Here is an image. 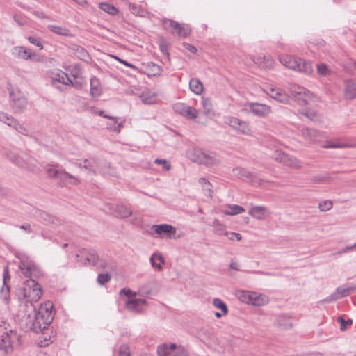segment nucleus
I'll use <instances>...</instances> for the list:
<instances>
[{
    "instance_id": "obj_30",
    "label": "nucleus",
    "mask_w": 356,
    "mask_h": 356,
    "mask_svg": "<svg viewBox=\"0 0 356 356\" xmlns=\"http://www.w3.org/2000/svg\"><path fill=\"white\" fill-rule=\"evenodd\" d=\"M270 96L279 102L286 104L289 102V96L279 89H270Z\"/></svg>"
},
{
    "instance_id": "obj_11",
    "label": "nucleus",
    "mask_w": 356,
    "mask_h": 356,
    "mask_svg": "<svg viewBox=\"0 0 356 356\" xmlns=\"http://www.w3.org/2000/svg\"><path fill=\"white\" fill-rule=\"evenodd\" d=\"M152 229L159 237L162 238L165 236L168 238H179L180 235L176 236L177 229L169 224L153 225Z\"/></svg>"
},
{
    "instance_id": "obj_46",
    "label": "nucleus",
    "mask_w": 356,
    "mask_h": 356,
    "mask_svg": "<svg viewBox=\"0 0 356 356\" xmlns=\"http://www.w3.org/2000/svg\"><path fill=\"white\" fill-rule=\"evenodd\" d=\"M198 113V110L194 108L191 106H188V108L186 109V111L183 116L187 119L193 120L197 117Z\"/></svg>"
},
{
    "instance_id": "obj_55",
    "label": "nucleus",
    "mask_w": 356,
    "mask_h": 356,
    "mask_svg": "<svg viewBox=\"0 0 356 356\" xmlns=\"http://www.w3.org/2000/svg\"><path fill=\"white\" fill-rule=\"evenodd\" d=\"M28 40L32 44L39 47L40 49H43V44L40 38H36L31 35L28 37Z\"/></svg>"
},
{
    "instance_id": "obj_39",
    "label": "nucleus",
    "mask_w": 356,
    "mask_h": 356,
    "mask_svg": "<svg viewBox=\"0 0 356 356\" xmlns=\"http://www.w3.org/2000/svg\"><path fill=\"white\" fill-rule=\"evenodd\" d=\"M90 95L96 97L101 95V88L99 86L98 79L93 77L90 79Z\"/></svg>"
},
{
    "instance_id": "obj_53",
    "label": "nucleus",
    "mask_w": 356,
    "mask_h": 356,
    "mask_svg": "<svg viewBox=\"0 0 356 356\" xmlns=\"http://www.w3.org/2000/svg\"><path fill=\"white\" fill-rule=\"evenodd\" d=\"M141 100L143 102L147 104H151L154 103V95L153 96H149L147 95V91H143L142 94L140 96Z\"/></svg>"
},
{
    "instance_id": "obj_63",
    "label": "nucleus",
    "mask_w": 356,
    "mask_h": 356,
    "mask_svg": "<svg viewBox=\"0 0 356 356\" xmlns=\"http://www.w3.org/2000/svg\"><path fill=\"white\" fill-rule=\"evenodd\" d=\"M148 66L152 67V71L153 75L159 74L161 72V69L160 66H159L158 65H156L154 63L151 62V63H148Z\"/></svg>"
},
{
    "instance_id": "obj_61",
    "label": "nucleus",
    "mask_w": 356,
    "mask_h": 356,
    "mask_svg": "<svg viewBox=\"0 0 356 356\" xmlns=\"http://www.w3.org/2000/svg\"><path fill=\"white\" fill-rule=\"evenodd\" d=\"M302 114L304 115L307 118H309L310 120H315L318 116L317 113L312 110H308L305 112H302Z\"/></svg>"
},
{
    "instance_id": "obj_64",
    "label": "nucleus",
    "mask_w": 356,
    "mask_h": 356,
    "mask_svg": "<svg viewBox=\"0 0 356 356\" xmlns=\"http://www.w3.org/2000/svg\"><path fill=\"white\" fill-rule=\"evenodd\" d=\"M122 293L125 294L127 297H134L138 295L137 292H134L129 289H122L120 291V294L122 295Z\"/></svg>"
},
{
    "instance_id": "obj_10",
    "label": "nucleus",
    "mask_w": 356,
    "mask_h": 356,
    "mask_svg": "<svg viewBox=\"0 0 356 356\" xmlns=\"http://www.w3.org/2000/svg\"><path fill=\"white\" fill-rule=\"evenodd\" d=\"M35 218L40 223L55 228L62 224V220L43 210L38 209L35 211Z\"/></svg>"
},
{
    "instance_id": "obj_19",
    "label": "nucleus",
    "mask_w": 356,
    "mask_h": 356,
    "mask_svg": "<svg viewBox=\"0 0 356 356\" xmlns=\"http://www.w3.org/2000/svg\"><path fill=\"white\" fill-rule=\"evenodd\" d=\"M356 289V287L349 286L343 288L342 286H339L336 289L335 291L332 293L330 296L327 297L324 301L330 302L332 300H337L343 297H346L349 296V294L354 291Z\"/></svg>"
},
{
    "instance_id": "obj_15",
    "label": "nucleus",
    "mask_w": 356,
    "mask_h": 356,
    "mask_svg": "<svg viewBox=\"0 0 356 356\" xmlns=\"http://www.w3.org/2000/svg\"><path fill=\"white\" fill-rule=\"evenodd\" d=\"M234 175L243 180L250 181L254 186L261 185V181L257 179V176L243 168H235L233 169Z\"/></svg>"
},
{
    "instance_id": "obj_5",
    "label": "nucleus",
    "mask_w": 356,
    "mask_h": 356,
    "mask_svg": "<svg viewBox=\"0 0 356 356\" xmlns=\"http://www.w3.org/2000/svg\"><path fill=\"white\" fill-rule=\"evenodd\" d=\"M10 106L14 113H22L25 111L28 105L26 96L20 91L9 90Z\"/></svg>"
},
{
    "instance_id": "obj_32",
    "label": "nucleus",
    "mask_w": 356,
    "mask_h": 356,
    "mask_svg": "<svg viewBox=\"0 0 356 356\" xmlns=\"http://www.w3.org/2000/svg\"><path fill=\"white\" fill-rule=\"evenodd\" d=\"M301 135L306 139L316 140L320 136V132L314 129L304 127L300 130Z\"/></svg>"
},
{
    "instance_id": "obj_13",
    "label": "nucleus",
    "mask_w": 356,
    "mask_h": 356,
    "mask_svg": "<svg viewBox=\"0 0 356 356\" xmlns=\"http://www.w3.org/2000/svg\"><path fill=\"white\" fill-rule=\"evenodd\" d=\"M175 343L161 345L157 348V353L159 356H188L185 349L179 348L175 350Z\"/></svg>"
},
{
    "instance_id": "obj_62",
    "label": "nucleus",
    "mask_w": 356,
    "mask_h": 356,
    "mask_svg": "<svg viewBox=\"0 0 356 356\" xmlns=\"http://www.w3.org/2000/svg\"><path fill=\"white\" fill-rule=\"evenodd\" d=\"M155 163L163 165V168L165 170H169L171 168L170 164L165 159H156Z\"/></svg>"
},
{
    "instance_id": "obj_8",
    "label": "nucleus",
    "mask_w": 356,
    "mask_h": 356,
    "mask_svg": "<svg viewBox=\"0 0 356 356\" xmlns=\"http://www.w3.org/2000/svg\"><path fill=\"white\" fill-rule=\"evenodd\" d=\"M6 154L11 162L21 168H29V165L33 160V159L28 155L24 154L23 156L19 155V150L15 147H13L10 150L6 151Z\"/></svg>"
},
{
    "instance_id": "obj_1",
    "label": "nucleus",
    "mask_w": 356,
    "mask_h": 356,
    "mask_svg": "<svg viewBox=\"0 0 356 356\" xmlns=\"http://www.w3.org/2000/svg\"><path fill=\"white\" fill-rule=\"evenodd\" d=\"M19 341V336L8 323L1 321L0 323V356H6L13 351V344Z\"/></svg>"
},
{
    "instance_id": "obj_40",
    "label": "nucleus",
    "mask_w": 356,
    "mask_h": 356,
    "mask_svg": "<svg viewBox=\"0 0 356 356\" xmlns=\"http://www.w3.org/2000/svg\"><path fill=\"white\" fill-rule=\"evenodd\" d=\"M59 165H51L49 164L46 166L45 170L48 176L51 178L58 179L60 169H58Z\"/></svg>"
},
{
    "instance_id": "obj_52",
    "label": "nucleus",
    "mask_w": 356,
    "mask_h": 356,
    "mask_svg": "<svg viewBox=\"0 0 356 356\" xmlns=\"http://www.w3.org/2000/svg\"><path fill=\"white\" fill-rule=\"evenodd\" d=\"M250 291H241L238 292V297L241 302L248 304L250 300Z\"/></svg>"
},
{
    "instance_id": "obj_24",
    "label": "nucleus",
    "mask_w": 356,
    "mask_h": 356,
    "mask_svg": "<svg viewBox=\"0 0 356 356\" xmlns=\"http://www.w3.org/2000/svg\"><path fill=\"white\" fill-rule=\"evenodd\" d=\"M274 324L281 329H289L292 326L291 318L286 314H280L276 317Z\"/></svg>"
},
{
    "instance_id": "obj_44",
    "label": "nucleus",
    "mask_w": 356,
    "mask_h": 356,
    "mask_svg": "<svg viewBox=\"0 0 356 356\" xmlns=\"http://www.w3.org/2000/svg\"><path fill=\"white\" fill-rule=\"evenodd\" d=\"M201 104L203 108L204 115H209L213 109V105L211 100L208 98L203 97L202 99Z\"/></svg>"
},
{
    "instance_id": "obj_48",
    "label": "nucleus",
    "mask_w": 356,
    "mask_h": 356,
    "mask_svg": "<svg viewBox=\"0 0 356 356\" xmlns=\"http://www.w3.org/2000/svg\"><path fill=\"white\" fill-rule=\"evenodd\" d=\"M213 305L216 308L220 309L223 312V314H227L228 309L227 305L222 300L217 298H214L213 301Z\"/></svg>"
},
{
    "instance_id": "obj_2",
    "label": "nucleus",
    "mask_w": 356,
    "mask_h": 356,
    "mask_svg": "<svg viewBox=\"0 0 356 356\" xmlns=\"http://www.w3.org/2000/svg\"><path fill=\"white\" fill-rule=\"evenodd\" d=\"M280 63L286 67L309 75L313 72V67L310 61L305 60L300 58L291 55L282 54L279 56Z\"/></svg>"
},
{
    "instance_id": "obj_47",
    "label": "nucleus",
    "mask_w": 356,
    "mask_h": 356,
    "mask_svg": "<svg viewBox=\"0 0 356 356\" xmlns=\"http://www.w3.org/2000/svg\"><path fill=\"white\" fill-rule=\"evenodd\" d=\"M172 108L175 113L183 116L186 111V109L188 108V105L184 103L178 102L173 105Z\"/></svg>"
},
{
    "instance_id": "obj_16",
    "label": "nucleus",
    "mask_w": 356,
    "mask_h": 356,
    "mask_svg": "<svg viewBox=\"0 0 356 356\" xmlns=\"http://www.w3.org/2000/svg\"><path fill=\"white\" fill-rule=\"evenodd\" d=\"M70 81V79L67 74L63 71L57 72L51 77V84L60 90H63L64 86L69 85Z\"/></svg>"
},
{
    "instance_id": "obj_57",
    "label": "nucleus",
    "mask_w": 356,
    "mask_h": 356,
    "mask_svg": "<svg viewBox=\"0 0 356 356\" xmlns=\"http://www.w3.org/2000/svg\"><path fill=\"white\" fill-rule=\"evenodd\" d=\"M317 72L321 76H326L330 73V70L325 64H319L317 65Z\"/></svg>"
},
{
    "instance_id": "obj_20",
    "label": "nucleus",
    "mask_w": 356,
    "mask_h": 356,
    "mask_svg": "<svg viewBox=\"0 0 356 356\" xmlns=\"http://www.w3.org/2000/svg\"><path fill=\"white\" fill-rule=\"evenodd\" d=\"M11 54L15 58L23 60H29L35 56L33 52L23 46L14 47L11 49Z\"/></svg>"
},
{
    "instance_id": "obj_41",
    "label": "nucleus",
    "mask_w": 356,
    "mask_h": 356,
    "mask_svg": "<svg viewBox=\"0 0 356 356\" xmlns=\"http://www.w3.org/2000/svg\"><path fill=\"white\" fill-rule=\"evenodd\" d=\"M99 8L112 15H115L118 13V8H116L113 5L108 3H99Z\"/></svg>"
},
{
    "instance_id": "obj_49",
    "label": "nucleus",
    "mask_w": 356,
    "mask_h": 356,
    "mask_svg": "<svg viewBox=\"0 0 356 356\" xmlns=\"http://www.w3.org/2000/svg\"><path fill=\"white\" fill-rule=\"evenodd\" d=\"M99 259V256L95 251L90 252L87 256L88 262L93 266L98 264Z\"/></svg>"
},
{
    "instance_id": "obj_14",
    "label": "nucleus",
    "mask_w": 356,
    "mask_h": 356,
    "mask_svg": "<svg viewBox=\"0 0 356 356\" xmlns=\"http://www.w3.org/2000/svg\"><path fill=\"white\" fill-rule=\"evenodd\" d=\"M225 122L238 134L250 135L251 133L248 124L241 119L235 117H227Z\"/></svg>"
},
{
    "instance_id": "obj_28",
    "label": "nucleus",
    "mask_w": 356,
    "mask_h": 356,
    "mask_svg": "<svg viewBox=\"0 0 356 356\" xmlns=\"http://www.w3.org/2000/svg\"><path fill=\"white\" fill-rule=\"evenodd\" d=\"M267 211L268 209L265 207L256 206L251 208L249 210L248 213L258 220H263L267 213Z\"/></svg>"
},
{
    "instance_id": "obj_50",
    "label": "nucleus",
    "mask_w": 356,
    "mask_h": 356,
    "mask_svg": "<svg viewBox=\"0 0 356 356\" xmlns=\"http://www.w3.org/2000/svg\"><path fill=\"white\" fill-rule=\"evenodd\" d=\"M111 279V276L108 273H100L97 276V281L99 284L104 285L106 283L108 282Z\"/></svg>"
},
{
    "instance_id": "obj_60",
    "label": "nucleus",
    "mask_w": 356,
    "mask_h": 356,
    "mask_svg": "<svg viewBox=\"0 0 356 356\" xmlns=\"http://www.w3.org/2000/svg\"><path fill=\"white\" fill-rule=\"evenodd\" d=\"M328 179V177L325 175H317L312 178V181L315 184L323 183Z\"/></svg>"
},
{
    "instance_id": "obj_58",
    "label": "nucleus",
    "mask_w": 356,
    "mask_h": 356,
    "mask_svg": "<svg viewBox=\"0 0 356 356\" xmlns=\"http://www.w3.org/2000/svg\"><path fill=\"white\" fill-rule=\"evenodd\" d=\"M225 236H227L228 238L231 241H239L241 240L242 237L241 234L236 232H226L225 233Z\"/></svg>"
},
{
    "instance_id": "obj_3",
    "label": "nucleus",
    "mask_w": 356,
    "mask_h": 356,
    "mask_svg": "<svg viewBox=\"0 0 356 356\" xmlns=\"http://www.w3.org/2000/svg\"><path fill=\"white\" fill-rule=\"evenodd\" d=\"M22 293L27 302H38L42 296L41 286L33 279H29L24 282Z\"/></svg>"
},
{
    "instance_id": "obj_9",
    "label": "nucleus",
    "mask_w": 356,
    "mask_h": 356,
    "mask_svg": "<svg viewBox=\"0 0 356 356\" xmlns=\"http://www.w3.org/2000/svg\"><path fill=\"white\" fill-rule=\"evenodd\" d=\"M273 159L283 165L293 169L302 168V162L293 156H291L281 151H276L273 155Z\"/></svg>"
},
{
    "instance_id": "obj_43",
    "label": "nucleus",
    "mask_w": 356,
    "mask_h": 356,
    "mask_svg": "<svg viewBox=\"0 0 356 356\" xmlns=\"http://www.w3.org/2000/svg\"><path fill=\"white\" fill-rule=\"evenodd\" d=\"M74 54L79 58L86 60L89 58V54L87 51L80 46H76L74 48Z\"/></svg>"
},
{
    "instance_id": "obj_35",
    "label": "nucleus",
    "mask_w": 356,
    "mask_h": 356,
    "mask_svg": "<svg viewBox=\"0 0 356 356\" xmlns=\"http://www.w3.org/2000/svg\"><path fill=\"white\" fill-rule=\"evenodd\" d=\"M189 88L192 92L197 95L202 94L203 91V85L202 82L196 78L191 79L189 82Z\"/></svg>"
},
{
    "instance_id": "obj_45",
    "label": "nucleus",
    "mask_w": 356,
    "mask_h": 356,
    "mask_svg": "<svg viewBox=\"0 0 356 356\" xmlns=\"http://www.w3.org/2000/svg\"><path fill=\"white\" fill-rule=\"evenodd\" d=\"M79 168H85L86 170H88L90 172L92 173L93 175H96V170L95 169L94 165L91 163V162L88 159H84L83 163H76Z\"/></svg>"
},
{
    "instance_id": "obj_17",
    "label": "nucleus",
    "mask_w": 356,
    "mask_h": 356,
    "mask_svg": "<svg viewBox=\"0 0 356 356\" xmlns=\"http://www.w3.org/2000/svg\"><path fill=\"white\" fill-rule=\"evenodd\" d=\"M248 106L250 111L258 117H266L271 112V108L264 104L250 103Z\"/></svg>"
},
{
    "instance_id": "obj_59",
    "label": "nucleus",
    "mask_w": 356,
    "mask_h": 356,
    "mask_svg": "<svg viewBox=\"0 0 356 356\" xmlns=\"http://www.w3.org/2000/svg\"><path fill=\"white\" fill-rule=\"evenodd\" d=\"M119 356H131L129 347L127 344H123L119 350Z\"/></svg>"
},
{
    "instance_id": "obj_7",
    "label": "nucleus",
    "mask_w": 356,
    "mask_h": 356,
    "mask_svg": "<svg viewBox=\"0 0 356 356\" xmlns=\"http://www.w3.org/2000/svg\"><path fill=\"white\" fill-rule=\"evenodd\" d=\"M162 24L165 29H170V32L180 38H186L191 33V29L188 25L179 24L178 22L170 19H163Z\"/></svg>"
},
{
    "instance_id": "obj_51",
    "label": "nucleus",
    "mask_w": 356,
    "mask_h": 356,
    "mask_svg": "<svg viewBox=\"0 0 356 356\" xmlns=\"http://www.w3.org/2000/svg\"><path fill=\"white\" fill-rule=\"evenodd\" d=\"M152 294V290L149 284H145L140 286L138 291V295L141 296H148Z\"/></svg>"
},
{
    "instance_id": "obj_34",
    "label": "nucleus",
    "mask_w": 356,
    "mask_h": 356,
    "mask_svg": "<svg viewBox=\"0 0 356 356\" xmlns=\"http://www.w3.org/2000/svg\"><path fill=\"white\" fill-rule=\"evenodd\" d=\"M115 212L118 217L122 218H128L132 215V211L123 204L117 205Z\"/></svg>"
},
{
    "instance_id": "obj_37",
    "label": "nucleus",
    "mask_w": 356,
    "mask_h": 356,
    "mask_svg": "<svg viewBox=\"0 0 356 356\" xmlns=\"http://www.w3.org/2000/svg\"><path fill=\"white\" fill-rule=\"evenodd\" d=\"M209 225L213 227V232L216 234L218 235H225V233L227 232L225 231V226L222 224L218 220L215 219L212 223L209 224Z\"/></svg>"
},
{
    "instance_id": "obj_31",
    "label": "nucleus",
    "mask_w": 356,
    "mask_h": 356,
    "mask_svg": "<svg viewBox=\"0 0 356 356\" xmlns=\"http://www.w3.org/2000/svg\"><path fill=\"white\" fill-rule=\"evenodd\" d=\"M47 29L50 31H51L58 35L65 36V37H70V36L72 35L70 33V31L64 26H57V25H54V24H49L47 26Z\"/></svg>"
},
{
    "instance_id": "obj_12",
    "label": "nucleus",
    "mask_w": 356,
    "mask_h": 356,
    "mask_svg": "<svg viewBox=\"0 0 356 356\" xmlns=\"http://www.w3.org/2000/svg\"><path fill=\"white\" fill-rule=\"evenodd\" d=\"M0 122L13 127L15 131L23 135H27L29 134V131L24 126L21 124L17 119L7 113L0 111Z\"/></svg>"
},
{
    "instance_id": "obj_33",
    "label": "nucleus",
    "mask_w": 356,
    "mask_h": 356,
    "mask_svg": "<svg viewBox=\"0 0 356 356\" xmlns=\"http://www.w3.org/2000/svg\"><path fill=\"white\" fill-rule=\"evenodd\" d=\"M266 302L267 299L266 297L262 296L261 295H258L255 292L250 291V300L248 304L260 306L264 305Z\"/></svg>"
},
{
    "instance_id": "obj_38",
    "label": "nucleus",
    "mask_w": 356,
    "mask_h": 356,
    "mask_svg": "<svg viewBox=\"0 0 356 356\" xmlns=\"http://www.w3.org/2000/svg\"><path fill=\"white\" fill-rule=\"evenodd\" d=\"M150 262L152 267L161 270L162 269V264H164V260L161 254H153L150 257Z\"/></svg>"
},
{
    "instance_id": "obj_29",
    "label": "nucleus",
    "mask_w": 356,
    "mask_h": 356,
    "mask_svg": "<svg viewBox=\"0 0 356 356\" xmlns=\"http://www.w3.org/2000/svg\"><path fill=\"white\" fill-rule=\"evenodd\" d=\"M351 147V145H350L348 143H346L341 139H337V140H327L322 146V147L326 148V149L347 148V147Z\"/></svg>"
},
{
    "instance_id": "obj_27",
    "label": "nucleus",
    "mask_w": 356,
    "mask_h": 356,
    "mask_svg": "<svg viewBox=\"0 0 356 356\" xmlns=\"http://www.w3.org/2000/svg\"><path fill=\"white\" fill-rule=\"evenodd\" d=\"M294 96L302 101L303 104H307V100L312 97L310 91L303 87L298 86L297 90H293Z\"/></svg>"
},
{
    "instance_id": "obj_21",
    "label": "nucleus",
    "mask_w": 356,
    "mask_h": 356,
    "mask_svg": "<svg viewBox=\"0 0 356 356\" xmlns=\"http://www.w3.org/2000/svg\"><path fill=\"white\" fill-rule=\"evenodd\" d=\"M146 303L147 302L144 299H133L127 300L126 302L125 307L126 309L130 312L139 313L143 310Z\"/></svg>"
},
{
    "instance_id": "obj_4",
    "label": "nucleus",
    "mask_w": 356,
    "mask_h": 356,
    "mask_svg": "<svg viewBox=\"0 0 356 356\" xmlns=\"http://www.w3.org/2000/svg\"><path fill=\"white\" fill-rule=\"evenodd\" d=\"M19 259H20L19 268L24 276L35 280L43 275L42 270L33 261L24 256L20 257Z\"/></svg>"
},
{
    "instance_id": "obj_6",
    "label": "nucleus",
    "mask_w": 356,
    "mask_h": 356,
    "mask_svg": "<svg viewBox=\"0 0 356 356\" xmlns=\"http://www.w3.org/2000/svg\"><path fill=\"white\" fill-rule=\"evenodd\" d=\"M49 325L42 319L41 314H37L35 311L33 314H29L26 318L24 330L26 332L33 331L38 333L44 330Z\"/></svg>"
},
{
    "instance_id": "obj_36",
    "label": "nucleus",
    "mask_w": 356,
    "mask_h": 356,
    "mask_svg": "<svg viewBox=\"0 0 356 356\" xmlns=\"http://www.w3.org/2000/svg\"><path fill=\"white\" fill-rule=\"evenodd\" d=\"M199 183L203 188L204 195L207 197H212L213 191L212 190V185L209 181L204 177H202L199 179Z\"/></svg>"
},
{
    "instance_id": "obj_22",
    "label": "nucleus",
    "mask_w": 356,
    "mask_h": 356,
    "mask_svg": "<svg viewBox=\"0 0 356 356\" xmlns=\"http://www.w3.org/2000/svg\"><path fill=\"white\" fill-rule=\"evenodd\" d=\"M10 280L8 266H6L3 269V285L1 289V296L6 302L10 298V286L7 284V282Z\"/></svg>"
},
{
    "instance_id": "obj_54",
    "label": "nucleus",
    "mask_w": 356,
    "mask_h": 356,
    "mask_svg": "<svg viewBox=\"0 0 356 356\" xmlns=\"http://www.w3.org/2000/svg\"><path fill=\"white\" fill-rule=\"evenodd\" d=\"M337 322L341 324L340 330L342 331L346 330L347 329V326L350 325L353 323L352 319H348L347 321H345L342 316L338 317Z\"/></svg>"
},
{
    "instance_id": "obj_23",
    "label": "nucleus",
    "mask_w": 356,
    "mask_h": 356,
    "mask_svg": "<svg viewBox=\"0 0 356 356\" xmlns=\"http://www.w3.org/2000/svg\"><path fill=\"white\" fill-rule=\"evenodd\" d=\"M94 163H96L97 166L100 169L102 174L105 175H109L112 177H116V171L110 163L106 161H98L93 159Z\"/></svg>"
},
{
    "instance_id": "obj_18",
    "label": "nucleus",
    "mask_w": 356,
    "mask_h": 356,
    "mask_svg": "<svg viewBox=\"0 0 356 356\" xmlns=\"http://www.w3.org/2000/svg\"><path fill=\"white\" fill-rule=\"evenodd\" d=\"M54 305L51 302H47L44 305H42L40 310L36 312L37 314H41L42 319L46 321L47 323L51 324L54 318V312H53Z\"/></svg>"
},
{
    "instance_id": "obj_56",
    "label": "nucleus",
    "mask_w": 356,
    "mask_h": 356,
    "mask_svg": "<svg viewBox=\"0 0 356 356\" xmlns=\"http://www.w3.org/2000/svg\"><path fill=\"white\" fill-rule=\"evenodd\" d=\"M332 207V202L330 200H325L318 204V208L321 211H329Z\"/></svg>"
},
{
    "instance_id": "obj_25",
    "label": "nucleus",
    "mask_w": 356,
    "mask_h": 356,
    "mask_svg": "<svg viewBox=\"0 0 356 356\" xmlns=\"http://www.w3.org/2000/svg\"><path fill=\"white\" fill-rule=\"evenodd\" d=\"M58 179L61 181L66 182L72 185H78L80 184V180L75 176L68 173L63 169H60Z\"/></svg>"
},
{
    "instance_id": "obj_42",
    "label": "nucleus",
    "mask_w": 356,
    "mask_h": 356,
    "mask_svg": "<svg viewBox=\"0 0 356 356\" xmlns=\"http://www.w3.org/2000/svg\"><path fill=\"white\" fill-rule=\"evenodd\" d=\"M244 211H245V209L242 207L237 205V204H232V205L229 206L228 210H225V211H223V212L226 215L232 216V215L241 213L243 212Z\"/></svg>"
},
{
    "instance_id": "obj_26",
    "label": "nucleus",
    "mask_w": 356,
    "mask_h": 356,
    "mask_svg": "<svg viewBox=\"0 0 356 356\" xmlns=\"http://www.w3.org/2000/svg\"><path fill=\"white\" fill-rule=\"evenodd\" d=\"M344 95L346 99H353L356 97V83L353 81H346Z\"/></svg>"
}]
</instances>
